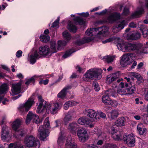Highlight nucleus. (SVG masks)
<instances>
[{"label":"nucleus","mask_w":148,"mask_h":148,"mask_svg":"<svg viewBox=\"0 0 148 148\" xmlns=\"http://www.w3.org/2000/svg\"><path fill=\"white\" fill-rule=\"evenodd\" d=\"M60 17H58L56 20L53 23L52 27H57L59 24V21L60 20Z\"/></svg>","instance_id":"obj_54"},{"label":"nucleus","mask_w":148,"mask_h":148,"mask_svg":"<svg viewBox=\"0 0 148 148\" xmlns=\"http://www.w3.org/2000/svg\"><path fill=\"white\" fill-rule=\"evenodd\" d=\"M62 35L64 38L67 41H69L71 39V36L67 31L64 32L62 33Z\"/></svg>","instance_id":"obj_45"},{"label":"nucleus","mask_w":148,"mask_h":148,"mask_svg":"<svg viewBox=\"0 0 148 148\" xmlns=\"http://www.w3.org/2000/svg\"><path fill=\"white\" fill-rule=\"evenodd\" d=\"M143 125L141 123L138 124L137 126V130L140 135L145 134L147 129L145 128H143Z\"/></svg>","instance_id":"obj_32"},{"label":"nucleus","mask_w":148,"mask_h":148,"mask_svg":"<svg viewBox=\"0 0 148 148\" xmlns=\"http://www.w3.org/2000/svg\"><path fill=\"white\" fill-rule=\"evenodd\" d=\"M129 13V11L128 8L126 7H125L124 8L123 12V14L124 15H127Z\"/></svg>","instance_id":"obj_60"},{"label":"nucleus","mask_w":148,"mask_h":148,"mask_svg":"<svg viewBox=\"0 0 148 148\" xmlns=\"http://www.w3.org/2000/svg\"><path fill=\"white\" fill-rule=\"evenodd\" d=\"M120 86L121 87V89H123V88H124L125 86L126 88H127V87L128 86V84L126 82L124 83L123 82H121L120 84Z\"/></svg>","instance_id":"obj_59"},{"label":"nucleus","mask_w":148,"mask_h":148,"mask_svg":"<svg viewBox=\"0 0 148 148\" xmlns=\"http://www.w3.org/2000/svg\"><path fill=\"white\" fill-rule=\"evenodd\" d=\"M140 34L137 32H134L127 34L128 38L130 39L136 40L140 38Z\"/></svg>","instance_id":"obj_33"},{"label":"nucleus","mask_w":148,"mask_h":148,"mask_svg":"<svg viewBox=\"0 0 148 148\" xmlns=\"http://www.w3.org/2000/svg\"><path fill=\"white\" fill-rule=\"evenodd\" d=\"M40 58V56L38 54L36 51H35L33 53L30 55L29 59L30 63L33 64L36 62V60Z\"/></svg>","instance_id":"obj_25"},{"label":"nucleus","mask_w":148,"mask_h":148,"mask_svg":"<svg viewBox=\"0 0 148 148\" xmlns=\"http://www.w3.org/2000/svg\"><path fill=\"white\" fill-rule=\"evenodd\" d=\"M148 42H147L146 45H143L141 44H139L138 47L139 48L138 49L139 53H148Z\"/></svg>","instance_id":"obj_26"},{"label":"nucleus","mask_w":148,"mask_h":148,"mask_svg":"<svg viewBox=\"0 0 148 148\" xmlns=\"http://www.w3.org/2000/svg\"><path fill=\"white\" fill-rule=\"evenodd\" d=\"M119 114L117 110H113L108 113V116L109 118L113 119L117 117Z\"/></svg>","instance_id":"obj_39"},{"label":"nucleus","mask_w":148,"mask_h":148,"mask_svg":"<svg viewBox=\"0 0 148 148\" xmlns=\"http://www.w3.org/2000/svg\"><path fill=\"white\" fill-rule=\"evenodd\" d=\"M22 84L21 81L18 83L12 84L11 91L12 95H16L21 92Z\"/></svg>","instance_id":"obj_17"},{"label":"nucleus","mask_w":148,"mask_h":148,"mask_svg":"<svg viewBox=\"0 0 148 148\" xmlns=\"http://www.w3.org/2000/svg\"><path fill=\"white\" fill-rule=\"evenodd\" d=\"M112 138L116 140H121V134L119 131H116L115 130L112 129L111 132Z\"/></svg>","instance_id":"obj_31"},{"label":"nucleus","mask_w":148,"mask_h":148,"mask_svg":"<svg viewBox=\"0 0 148 148\" xmlns=\"http://www.w3.org/2000/svg\"><path fill=\"white\" fill-rule=\"evenodd\" d=\"M96 132L97 135L99 139H101L104 140L106 138V134L104 132H102L101 130H99V132L97 131Z\"/></svg>","instance_id":"obj_43"},{"label":"nucleus","mask_w":148,"mask_h":148,"mask_svg":"<svg viewBox=\"0 0 148 148\" xmlns=\"http://www.w3.org/2000/svg\"><path fill=\"white\" fill-rule=\"evenodd\" d=\"M24 142L27 146L29 147H34L35 148H39L40 145V141L31 135L26 137Z\"/></svg>","instance_id":"obj_8"},{"label":"nucleus","mask_w":148,"mask_h":148,"mask_svg":"<svg viewBox=\"0 0 148 148\" xmlns=\"http://www.w3.org/2000/svg\"><path fill=\"white\" fill-rule=\"evenodd\" d=\"M93 86L95 90L96 91H98L100 90V88L98 83L96 82H94Z\"/></svg>","instance_id":"obj_51"},{"label":"nucleus","mask_w":148,"mask_h":148,"mask_svg":"<svg viewBox=\"0 0 148 148\" xmlns=\"http://www.w3.org/2000/svg\"><path fill=\"white\" fill-rule=\"evenodd\" d=\"M115 38H116L114 37H110L104 40L103 41H102V42L104 44H105L107 42H109L114 40L115 39Z\"/></svg>","instance_id":"obj_52"},{"label":"nucleus","mask_w":148,"mask_h":148,"mask_svg":"<svg viewBox=\"0 0 148 148\" xmlns=\"http://www.w3.org/2000/svg\"><path fill=\"white\" fill-rule=\"evenodd\" d=\"M129 26L130 27L134 28L136 27V25L134 22H131L129 23Z\"/></svg>","instance_id":"obj_63"},{"label":"nucleus","mask_w":148,"mask_h":148,"mask_svg":"<svg viewBox=\"0 0 148 148\" xmlns=\"http://www.w3.org/2000/svg\"><path fill=\"white\" fill-rule=\"evenodd\" d=\"M129 75L131 76H133L134 77H136L137 78L139 77L140 79H142V77H140V75L138 73L134 72H130L129 73Z\"/></svg>","instance_id":"obj_49"},{"label":"nucleus","mask_w":148,"mask_h":148,"mask_svg":"<svg viewBox=\"0 0 148 148\" xmlns=\"http://www.w3.org/2000/svg\"><path fill=\"white\" fill-rule=\"evenodd\" d=\"M97 113L100 116V117L102 118H105L106 117V114L101 112H99Z\"/></svg>","instance_id":"obj_64"},{"label":"nucleus","mask_w":148,"mask_h":148,"mask_svg":"<svg viewBox=\"0 0 148 148\" xmlns=\"http://www.w3.org/2000/svg\"><path fill=\"white\" fill-rule=\"evenodd\" d=\"M34 103L33 99L31 97L25 103L21 105L18 108L20 112L23 113L27 112Z\"/></svg>","instance_id":"obj_9"},{"label":"nucleus","mask_w":148,"mask_h":148,"mask_svg":"<svg viewBox=\"0 0 148 148\" xmlns=\"http://www.w3.org/2000/svg\"><path fill=\"white\" fill-rule=\"evenodd\" d=\"M75 50L71 49L67 50L63 55L62 57L64 58H66L71 56L72 53L75 52Z\"/></svg>","instance_id":"obj_41"},{"label":"nucleus","mask_w":148,"mask_h":148,"mask_svg":"<svg viewBox=\"0 0 148 148\" xmlns=\"http://www.w3.org/2000/svg\"><path fill=\"white\" fill-rule=\"evenodd\" d=\"M76 103L74 101H68L66 102L64 104V109L65 110H66L68 109L69 107L75 105Z\"/></svg>","instance_id":"obj_40"},{"label":"nucleus","mask_w":148,"mask_h":148,"mask_svg":"<svg viewBox=\"0 0 148 148\" xmlns=\"http://www.w3.org/2000/svg\"><path fill=\"white\" fill-rule=\"evenodd\" d=\"M92 40L90 37H85L82 39H78L75 43L77 45H80L85 43L90 42Z\"/></svg>","instance_id":"obj_27"},{"label":"nucleus","mask_w":148,"mask_h":148,"mask_svg":"<svg viewBox=\"0 0 148 148\" xmlns=\"http://www.w3.org/2000/svg\"><path fill=\"white\" fill-rule=\"evenodd\" d=\"M41 41L42 42H46L48 41L50 39V37L48 36L41 35L40 36Z\"/></svg>","instance_id":"obj_48"},{"label":"nucleus","mask_w":148,"mask_h":148,"mask_svg":"<svg viewBox=\"0 0 148 148\" xmlns=\"http://www.w3.org/2000/svg\"><path fill=\"white\" fill-rule=\"evenodd\" d=\"M84 113L86 115L92 120V122H97L100 119L97 115V113L93 109H89L86 110Z\"/></svg>","instance_id":"obj_14"},{"label":"nucleus","mask_w":148,"mask_h":148,"mask_svg":"<svg viewBox=\"0 0 148 148\" xmlns=\"http://www.w3.org/2000/svg\"><path fill=\"white\" fill-rule=\"evenodd\" d=\"M84 147L85 148H98V147L95 145H89L85 144L84 145Z\"/></svg>","instance_id":"obj_56"},{"label":"nucleus","mask_w":148,"mask_h":148,"mask_svg":"<svg viewBox=\"0 0 148 148\" xmlns=\"http://www.w3.org/2000/svg\"><path fill=\"white\" fill-rule=\"evenodd\" d=\"M77 136L80 142L84 143L89 138L88 134L86 129L81 128L77 130Z\"/></svg>","instance_id":"obj_13"},{"label":"nucleus","mask_w":148,"mask_h":148,"mask_svg":"<svg viewBox=\"0 0 148 148\" xmlns=\"http://www.w3.org/2000/svg\"><path fill=\"white\" fill-rule=\"evenodd\" d=\"M136 56L135 54L132 53H128L123 55L121 57L120 61L121 65L123 66H126L127 62L130 59V58L133 59V58H136Z\"/></svg>","instance_id":"obj_15"},{"label":"nucleus","mask_w":148,"mask_h":148,"mask_svg":"<svg viewBox=\"0 0 148 148\" xmlns=\"http://www.w3.org/2000/svg\"><path fill=\"white\" fill-rule=\"evenodd\" d=\"M117 146L113 144L107 143L103 147V148H117Z\"/></svg>","instance_id":"obj_50"},{"label":"nucleus","mask_w":148,"mask_h":148,"mask_svg":"<svg viewBox=\"0 0 148 148\" xmlns=\"http://www.w3.org/2000/svg\"><path fill=\"white\" fill-rule=\"evenodd\" d=\"M74 112L72 111H69L65 115L63 119L64 124L66 125L69 122L73 120Z\"/></svg>","instance_id":"obj_19"},{"label":"nucleus","mask_w":148,"mask_h":148,"mask_svg":"<svg viewBox=\"0 0 148 148\" xmlns=\"http://www.w3.org/2000/svg\"><path fill=\"white\" fill-rule=\"evenodd\" d=\"M91 120L86 116H83L79 118L78 120L79 124L82 125L89 124L90 123Z\"/></svg>","instance_id":"obj_29"},{"label":"nucleus","mask_w":148,"mask_h":148,"mask_svg":"<svg viewBox=\"0 0 148 148\" xmlns=\"http://www.w3.org/2000/svg\"><path fill=\"white\" fill-rule=\"evenodd\" d=\"M118 49L124 52H126V42H119L116 45Z\"/></svg>","instance_id":"obj_36"},{"label":"nucleus","mask_w":148,"mask_h":148,"mask_svg":"<svg viewBox=\"0 0 148 148\" xmlns=\"http://www.w3.org/2000/svg\"><path fill=\"white\" fill-rule=\"evenodd\" d=\"M143 0H139V3L141 6L138 7L137 11L132 14L130 18H129L128 20L127 21L123 20L117 26H113L112 29V32L115 33H118L121 29H123L127 24L128 21L131 18H137L139 15L143 13L144 12V10L143 6Z\"/></svg>","instance_id":"obj_2"},{"label":"nucleus","mask_w":148,"mask_h":148,"mask_svg":"<svg viewBox=\"0 0 148 148\" xmlns=\"http://www.w3.org/2000/svg\"><path fill=\"white\" fill-rule=\"evenodd\" d=\"M116 57V56L115 55H108L104 56L103 59L104 61L109 63L113 62Z\"/></svg>","instance_id":"obj_38"},{"label":"nucleus","mask_w":148,"mask_h":148,"mask_svg":"<svg viewBox=\"0 0 148 148\" xmlns=\"http://www.w3.org/2000/svg\"><path fill=\"white\" fill-rule=\"evenodd\" d=\"M126 119L123 117H119L115 121V124L117 126L121 127L125 125Z\"/></svg>","instance_id":"obj_30"},{"label":"nucleus","mask_w":148,"mask_h":148,"mask_svg":"<svg viewBox=\"0 0 148 148\" xmlns=\"http://www.w3.org/2000/svg\"><path fill=\"white\" fill-rule=\"evenodd\" d=\"M38 98L40 103L36 110L37 113H41L45 110H46L47 113H51L53 114L56 113L59 107V105L58 103H49L45 101L41 96L40 95H38Z\"/></svg>","instance_id":"obj_1"},{"label":"nucleus","mask_w":148,"mask_h":148,"mask_svg":"<svg viewBox=\"0 0 148 148\" xmlns=\"http://www.w3.org/2000/svg\"><path fill=\"white\" fill-rule=\"evenodd\" d=\"M35 82V81H34V77H32L27 79L25 83V84L26 85H28L31 83H34Z\"/></svg>","instance_id":"obj_53"},{"label":"nucleus","mask_w":148,"mask_h":148,"mask_svg":"<svg viewBox=\"0 0 148 148\" xmlns=\"http://www.w3.org/2000/svg\"><path fill=\"white\" fill-rule=\"evenodd\" d=\"M139 44L126 42V52H131L136 50L138 53V49L139 48L138 47V46Z\"/></svg>","instance_id":"obj_22"},{"label":"nucleus","mask_w":148,"mask_h":148,"mask_svg":"<svg viewBox=\"0 0 148 148\" xmlns=\"http://www.w3.org/2000/svg\"><path fill=\"white\" fill-rule=\"evenodd\" d=\"M32 119H33L34 122L37 124L41 123L43 120L42 118L40 119L38 116L33 114L31 112H29L27 115L26 119V124H29Z\"/></svg>","instance_id":"obj_12"},{"label":"nucleus","mask_w":148,"mask_h":148,"mask_svg":"<svg viewBox=\"0 0 148 148\" xmlns=\"http://www.w3.org/2000/svg\"><path fill=\"white\" fill-rule=\"evenodd\" d=\"M123 139L125 143L130 147H133L135 145V137L132 134H124L123 136Z\"/></svg>","instance_id":"obj_10"},{"label":"nucleus","mask_w":148,"mask_h":148,"mask_svg":"<svg viewBox=\"0 0 148 148\" xmlns=\"http://www.w3.org/2000/svg\"><path fill=\"white\" fill-rule=\"evenodd\" d=\"M73 20L77 22L78 24L80 25L84 24L85 22L82 18L78 16L74 18L73 19Z\"/></svg>","instance_id":"obj_46"},{"label":"nucleus","mask_w":148,"mask_h":148,"mask_svg":"<svg viewBox=\"0 0 148 148\" xmlns=\"http://www.w3.org/2000/svg\"><path fill=\"white\" fill-rule=\"evenodd\" d=\"M71 88V86L69 85L65 87L58 94V97L62 99H64L66 98L67 91Z\"/></svg>","instance_id":"obj_20"},{"label":"nucleus","mask_w":148,"mask_h":148,"mask_svg":"<svg viewBox=\"0 0 148 148\" xmlns=\"http://www.w3.org/2000/svg\"><path fill=\"white\" fill-rule=\"evenodd\" d=\"M8 148H24L25 147L22 144H20L17 143H11L8 145Z\"/></svg>","instance_id":"obj_42"},{"label":"nucleus","mask_w":148,"mask_h":148,"mask_svg":"<svg viewBox=\"0 0 148 148\" xmlns=\"http://www.w3.org/2000/svg\"><path fill=\"white\" fill-rule=\"evenodd\" d=\"M97 28H94L88 29L85 32L86 35L92 36H96L97 37Z\"/></svg>","instance_id":"obj_34"},{"label":"nucleus","mask_w":148,"mask_h":148,"mask_svg":"<svg viewBox=\"0 0 148 148\" xmlns=\"http://www.w3.org/2000/svg\"><path fill=\"white\" fill-rule=\"evenodd\" d=\"M143 36L145 38L147 37L148 34V30L147 29H144L143 30H141Z\"/></svg>","instance_id":"obj_55"},{"label":"nucleus","mask_w":148,"mask_h":148,"mask_svg":"<svg viewBox=\"0 0 148 148\" xmlns=\"http://www.w3.org/2000/svg\"><path fill=\"white\" fill-rule=\"evenodd\" d=\"M78 128L77 124L75 122L70 123L67 126L68 130L73 134H75L76 131Z\"/></svg>","instance_id":"obj_21"},{"label":"nucleus","mask_w":148,"mask_h":148,"mask_svg":"<svg viewBox=\"0 0 148 148\" xmlns=\"http://www.w3.org/2000/svg\"><path fill=\"white\" fill-rule=\"evenodd\" d=\"M119 73H116L107 76L106 78V82L109 84L112 82L119 77Z\"/></svg>","instance_id":"obj_23"},{"label":"nucleus","mask_w":148,"mask_h":148,"mask_svg":"<svg viewBox=\"0 0 148 148\" xmlns=\"http://www.w3.org/2000/svg\"><path fill=\"white\" fill-rule=\"evenodd\" d=\"M50 127L49 118L47 117L44 121V125L40 127L38 130V136L41 140L46 141L47 137L49 136L48 129Z\"/></svg>","instance_id":"obj_5"},{"label":"nucleus","mask_w":148,"mask_h":148,"mask_svg":"<svg viewBox=\"0 0 148 148\" xmlns=\"http://www.w3.org/2000/svg\"><path fill=\"white\" fill-rule=\"evenodd\" d=\"M21 123V120L18 119H16L12 125L13 130L15 132L14 135L16 138L18 139H20L22 137L24 136L26 133L24 130H19Z\"/></svg>","instance_id":"obj_6"},{"label":"nucleus","mask_w":148,"mask_h":148,"mask_svg":"<svg viewBox=\"0 0 148 148\" xmlns=\"http://www.w3.org/2000/svg\"><path fill=\"white\" fill-rule=\"evenodd\" d=\"M44 76V75H35L32 77H34V81H35V80L37 79H42L43 78L42 77Z\"/></svg>","instance_id":"obj_57"},{"label":"nucleus","mask_w":148,"mask_h":148,"mask_svg":"<svg viewBox=\"0 0 148 148\" xmlns=\"http://www.w3.org/2000/svg\"><path fill=\"white\" fill-rule=\"evenodd\" d=\"M68 29L70 32L75 33L77 30V28L73 23L70 21L68 22Z\"/></svg>","instance_id":"obj_37"},{"label":"nucleus","mask_w":148,"mask_h":148,"mask_svg":"<svg viewBox=\"0 0 148 148\" xmlns=\"http://www.w3.org/2000/svg\"><path fill=\"white\" fill-rule=\"evenodd\" d=\"M120 14L117 12H114L110 15L107 18H104L101 22L102 23H113L120 18Z\"/></svg>","instance_id":"obj_11"},{"label":"nucleus","mask_w":148,"mask_h":148,"mask_svg":"<svg viewBox=\"0 0 148 148\" xmlns=\"http://www.w3.org/2000/svg\"><path fill=\"white\" fill-rule=\"evenodd\" d=\"M42 79H41L40 81L39 82V84H43L46 85L48 84L49 81L48 79H46L45 80H43Z\"/></svg>","instance_id":"obj_58"},{"label":"nucleus","mask_w":148,"mask_h":148,"mask_svg":"<svg viewBox=\"0 0 148 148\" xmlns=\"http://www.w3.org/2000/svg\"><path fill=\"white\" fill-rule=\"evenodd\" d=\"M56 41H51V54L56 52L57 51L56 47Z\"/></svg>","instance_id":"obj_47"},{"label":"nucleus","mask_w":148,"mask_h":148,"mask_svg":"<svg viewBox=\"0 0 148 148\" xmlns=\"http://www.w3.org/2000/svg\"><path fill=\"white\" fill-rule=\"evenodd\" d=\"M77 14L78 15L85 17H87L89 16V13L88 12H86V13L83 12L82 13H77Z\"/></svg>","instance_id":"obj_61"},{"label":"nucleus","mask_w":148,"mask_h":148,"mask_svg":"<svg viewBox=\"0 0 148 148\" xmlns=\"http://www.w3.org/2000/svg\"><path fill=\"white\" fill-rule=\"evenodd\" d=\"M97 37H99V35L104 36L108 32V27L106 26H103L97 28Z\"/></svg>","instance_id":"obj_24"},{"label":"nucleus","mask_w":148,"mask_h":148,"mask_svg":"<svg viewBox=\"0 0 148 148\" xmlns=\"http://www.w3.org/2000/svg\"><path fill=\"white\" fill-rule=\"evenodd\" d=\"M8 89V85L6 83L2 84L0 86V94L4 95L7 92Z\"/></svg>","instance_id":"obj_35"},{"label":"nucleus","mask_w":148,"mask_h":148,"mask_svg":"<svg viewBox=\"0 0 148 148\" xmlns=\"http://www.w3.org/2000/svg\"><path fill=\"white\" fill-rule=\"evenodd\" d=\"M113 90H108L106 91L105 95L102 97V102L106 105H110L112 106H116L117 103L116 101H113L109 97L112 96L115 97L116 95L113 93Z\"/></svg>","instance_id":"obj_7"},{"label":"nucleus","mask_w":148,"mask_h":148,"mask_svg":"<svg viewBox=\"0 0 148 148\" xmlns=\"http://www.w3.org/2000/svg\"><path fill=\"white\" fill-rule=\"evenodd\" d=\"M102 69L99 68L90 69L87 71L83 76L84 80L88 81L94 79L99 80L102 77Z\"/></svg>","instance_id":"obj_3"},{"label":"nucleus","mask_w":148,"mask_h":148,"mask_svg":"<svg viewBox=\"0 0 148 148\" xmlns=\"http://www.w3.org/2000/svg\"><path fill=\"white\" fill-rule=\"evenodd\" d=\"M66 141L65 146L69 148H78L77 144L73 140L71 136H64L63 134H61L59 136L57 141L58 144L59 145L58 148H62V145L63 143Z\"/></svg>","instance_id":"obj_4"},{"label":"nucleus","mask_w":148,"mask_h":148,"mask_svg":"<svg viewBox=\"0 0 148 148\" xmlns=\"http://www.w3.org/2000/svg\"><path fill=\"white\" fill-rule=\"evenodd\" d=\"M136 88L134 86H130L128 88L124 89H118L117 92L118 93L121 95H131L134 93Z\"/></svg>","instance_id":"obj_16"},{"label":"nucleus","mask_w":148,"mask_h":148,"mask_svg":"<svg viewBox=\"0 0 148 148\" xmlns=\"http://www.w3.org/2000/svg\"><path fill=\"white\" fill-rule=\"evenodd\" d=\"M2 130L1 132V138L3 140H5L9 133L8 127L5 125H1Z\"/></svg>","instance_id":"obj_28"},{"label":"nucleus","mask_w":148,"mask_h":148,"mask_svg":"<svg viewBox=\"0 0 148 148\" xmlns=\"http://www.w3.org/2000/svg\"><path fill=\"white\" fill-rule=\"evenodd\" d=\"M66 43L67 42L64 40H59L58 42V49L60 50L66 45Z\"/></svg>","instance_id":"obj_44"},{"label":"nucleus","mask_w":148,"mask_h":148,"mask_svg":"<svg viewBox=\"0 0 148 148\" xmlns=\"http://www.w3.org/2000/svg\"><path fill=\"white\" fill-rule=\"evenodd\" d=\"M22 51L21 50H18L16 53V56L17 58L21 57L22 56Z\"/></svg>","instance_id":"obj_62"},{"label":"nucleus","mask_w":148,"mask_h":148,"mask_svg":"<svg viewBox=\"0 0 148 148\" xmlns=\"http://www.w3.org/2000/svg\"><path fill=\"white\" fill-rule=\"evenodd\" d=\"M38 50L39 54L44 56L51 54V49L47 45L39 47L38 48Z\"/></svg>","instance_id":"obj_18"}]
</instances>
